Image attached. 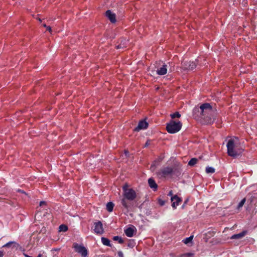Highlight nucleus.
Returning a JSON list of instances; mask_svg holds the SVG:
<instances>
[{"label": "nucleus", "mask_w": 257, "mask_h": 257, "mask_svg": "<svg viewBox=\"0 0 257 257\" xmlns=\"http://www.w3.org/2000/svg\"><path fill=\"white\" fill-rule=\"evenodd\" d=\"M193 112L199 113V117L203 120L205 123L208 124L214 122L217 115L216 110L207 103L201 105L199 107H195Z\"/></svg>", "instance_id": "1"}, {"label": "nucleus", "mask_w": 257, "mask_h": 257, "mask_svg": "<svg viewBox=\"0 0 257 257\" xmlns=\"http://www.w3.org/2000/svg\"><path fill=\"white\" fill-rule=\"evenodd\" d=\"M227 148L228 155L232 157L239 156L243 150L240 147L238 139L236 138L228 140Z\"/></svg>", "instance_id": "2"}, {"label": "nucleus", "mask_w": 257, "mask_h": 257, "mask_svg": "<svg viewBox=\"0 0 257 257\" xmlns=\"http://www.w3.org/2000/svg\"><path fill=\"white\" fill-rule=\"evenodd\" d=\"M182 127V123L179 121L171 120L167 124L166 130L170 134H175L179 132Z\"/></svg>", "instance_id": "3"}, {"label": "nucleus", "mask_w": 257, "mask_h": 257, "mask_svg": "<svg viewBox=\"0 0 257 257\" xmlns=\"http://www.w3.org/2000/svg\"><path fill=\"white\" fill-rule=\"evenodd\" d=\"M122 189L123 197L130 199V200H133L136 198V192L132 189L128 188L127 185L123 186Z\"/></svg>", "instance_id": "4"}, {"label": "nucleus", "mask_w": 257, "mask_h": 257, "mask_svg": "<svg viewBox=\"0 0 257 257\" xmlns=\"http://www.w3.org/2000/svg\"><path fill=\"white\" fill-rule=\"evenodd\" d=\"M73 248L76 252L81 254L83 257H86L88 254V251L87 249L82 245L74 243L73 244Z\"/></svg>", "instance_id": "5"}, {"label": "nucleus", "mask_w": 257, "mask_h": 257, "mask_svg": "<svg viewBox=\"0 0 257 257\" xmlns=\"http://www.w3.org/2000/svg\"><path fill=\"white\" fill-rule=\"evenodd\" d=\"M173 172V169L171 167H167L162 168L158 172L157 176L159 178H165L170 175Z\"/></svg>", "instance_id": "6"}, {"label": "nucleus", "mask_w": 257, "mask_h": 257, "mask_svg": "<svg viewBox=\"0 0 257 257\" xmlns=\"http://www.w3.org/2000/svg\"><path fill=\"white\" fill-rule=\"evenodd\" d=\"M94 232L97 234H102L104 232L103 225L101 221H98L94 223Z\"/></svg>", "instance_id": "7"}, {"label": "nucleus", "mask_w": 257, "mask_h": 257, "mask_svg": "<svg viewBox=\"0 0 257 257\" xmlns=\"http://www.w3.org/2000/svg\"><path fill=\"white\" fill-rule=\"evenodd\" d=\"M168 66L167 65L162 63V65H161L160 67L158 68L156 72L159 75H164L167 72Z\"/></svg>", "instance_id": "8"}, {"label": "nucleus", "mask_w": 257, "mask_h": 257, "mask_svg": "<svg viewBox=\"0 0 257 257\" xmlns=\"http://www.w3.org/2000/svg\"><path fill=\"white\" fill-rule=\"evenodd\" d=\"M132 201L123 196L121 199V204L125 209L128 210L132 205Z\"/></svg>", "instance_id": "9"}, {"label": "nucleus", "mask_w": 257, "mask_h": 257, "mask_svg": "<svg viewBox=\"0 0 257 257\" xmlns=\"http://www.w3.org/2000/svg\"><path fill=\"white\" fill-rule=\"evenodd\" d=\"M183 66L185 69L192 70L196 67V64L194 62H184Z\"/></svg>", "instance_id": "10"}, {"label": "nucleus", "mask_w": 257, "mask_h": 257, "mask_svg": "<svg viewBox=\"0 0 257 257\" xmlns=\"http://www.w3.org/2000/svg\"><path fill=\"white\" fill-rule=\"evenodd\" d=\"M171 200L172 202V206L174 208H176V207L179 205V202L181 201V198L178 197L177 195H174L171 197Z\"/></svg>", "instance_id": "11"}, {"label": "nucleus", "mask_w": 257, "mask_h": 257, "mask_svg": "<svg viewBox=\"0 0 257 257\" xmlns=\"http://www.w3.org/2000/svg\"><path fill=\"white\" fill-rule=\"evenodd\" d=\"M106 16L111 23H114L116 22L115 14L112 13L111 11L108 10L106 12Z\"/></svg>", "instance_id": "12"}, {"label": "nucleus", "mask_w": 257, "mask_h": 257, "mask_svg": "<svg viewBox=\"0 0 257 257\" xmlns=\"http://www.w3.org/2000/svg\"><path fill=\"white\" fill-rule=\"evenodd\" d=\"M148 123L145 120H141L139 123L137 127L135 129L136 131H139L141 130L146 129L148 127Z\"/></svg>", "instance_id": "13"}, {"label": "nucleus", "mask_w": 257, "mask_h": 257, "mask_svg": "<svg viewBox=\"0 0 257 257\" xmlns=\"http://www.w3.org/2000/svg\"><path fill=\"white\" fill-rule=\"evenodd\" d=\"M135 230V227L134 226H131L125 229L124 232L127 237H131L133 236Z\"/></svg>", "instance_id": "14"}, {"label": "nucleus", "mask_w": 257, "mask_h": 257, "mask_svg": "<svg viewBox=\"0 0 257 257\" xmlns=\"http://www.w3.org/2000/svg\"><path fill=\"white\" fill-rule=\"evenodd\" d=\"M148 183H149V186L152 188V189H153L154 190H156L157 188V187H158V185L156 183L155 181H154V180L152 178H150L149 180H148Z\"/></svg>", "instance_id": "15"}, {"label": "nucleus", "mask_w": 257, "mask_h": 257, "mask_svg": "<svg viewBox=\"0 0 257 257\" xmlns=\"http://www.w3.org/2000/svg\"><path fill=\"white\" fill-rule=\"evenodd\" d=\"M246 234V231H243L239 233L233 235L231 237V239H239L243 237Z\"/></svg>", "instance_id": "16"}, {"label": "nucleus", "mask_w": 257, "mask_h": 257, "mask_svg": "<svg viewBox=\"0 0 257 257\" xmlns=\"http://www.w3.org/2000/svg\"><path fill=\"white\" fill-rule=\"evenodd\" d=\"M13 245V247H18L19 246V244L17 243L15 241H10L8 243H7L6 244H5V245H4L3 246V247H11V246Z\"/></svg>", "instance_id": "17"}, {"label": "nucleus", "mask_w": 257, "mask_h": 257, "mask_svg": "<svg viewBox=\"0 0 257 257\" xmlns=\"http://www.w3.org/2000/svg\"><path fill=\"white\" fill-rule=\"evenodd\" d=\"M101 240L103 245L107 246H111L110 240L108 238L102 237Z\"/></svg>", "instance_id": "18"}, {"label": "nucleus", "mask_w": 257, "mask_h": 257, "mask_svg": "<svg viewBox=\"0 0 257 257\" xmlns=\"http://www.w3.org/2000/svg\"><path fill=\"white\" fill-rule=\"evenodd\" d=\"M127 42V41L125 39L122 40L121 41L120 44H119L118 45H117L116 46L117 49L125 48L126 46Z\"/></svg>", "instance_id": "19"}, {"label": "nucleus", "mask_w": 257, "mask_h": 257, "mask_svg": "<svg viewBox=\"0 0 257 257\" xmlns=\"http://www.w3.org/2000/svg\"><path fill=\"white\" fill-rule=\"evenodd\" d=\"M114 207V204L111 202H109L107 203L106 204V209L108 212H112L113 210Z\"/></svg>", "instance_id": "20"}, {"label": "nucleus", "mask_w": 257, "mask_h": 257, "mask_svg": "<svg viewBox=\"0 0 257 257\" xmlns=\"http://www.w3.org/2000/svg\"><path fill=\"white\" fill-rule=\"evenodd\" d=\"M197 161L196 158H192L189 161L188 165L193 166L197 163Z\"/></svg>", "instance_id": "21"}, {"label": "nucleus", "mask_w": 257, "mask_h": 257, "mask_svg": "<svg viewBox=\"0 0 257 257\" xmlns=\"http://www.w3.org/2000/svg\"><path fill=\"white\" fill-rule=\"evenodd\" d=\"M206 173H213L215 172V169L212 167H207L205 169Z\"/></svg>", "instance_id": "22"}, {"label": "nucleus", "mask_w": 257, "mask_h": 257, "mask_svg": "<svg viewBox=\"0 0 257 257\" xmlns=\"http://www.w3.org/2000/svg\"><path fill=\"white\" fill-rule=\"evenodd\" d=\"M68 230V227L64 225V224H61L59 226V231H63L65 232Z\"/></svg>", "instance_id": "23"}, {"label": "nucleus", "mask_w": 257, "mask_h": 257, "mask_svg": "<svg viewBox=\"0 0 257 257\" xmlns=\"http://www.w3.org/2000/svg\"><path fill=\"white\" fill-rule=\"evenodd\" d=\"M114 241H118L119 243H123V240L118 236H115L113 237Z\"/></svg>", "instance_id": "24"}, {"label": "nucleus", "mask_w": 257, "mask_h": 257, "mask_svg": "<svg viewBox=\"0 0 257 257\" xmlns=\"http://www.w3.org/2000/svg\"><path fill=\"white\" fill-rule=\"evenodd\" d=\"M193 236H190L189 237L186 238L184 240L183 242L185 244H187L189 242H191L193 239Z\"/></svg>", "instance_id": "25"}, {"label": "nucleus", "mask_w": 257, "mask_h": 257, "mask_svg": "<svg viewBox=\"0 0 257 257\" xmlns=\"http://www.w3.org/2000/svg\"><path fill=\"white\" fill-rule=\"evenodd\" d=\"M194 254L191 252L186 253L182 254L180 257H193Z\"/></svg>", "instance_id": "26"}, {"label": "nucleus", "mask_w": 257, "mask_h": 257, "mask_svg": "<svg viewBox=\"0 0 257 257\" xmlns=\"http://www.w3.org/2000/svg\"><path fill=\"white\" fill-rule=\"evenodd\" d=\"M180 114L178 112H176L171 114V116L172 118H175L176 117L179 118L180 117Z\"/></svg>", "instance_id": "27"}, {"label": "nucleus", "mask_w": 257, "mask_h": 257, "mask_svg": "<svg viewBox=\"0 0 257 257\" xmlns=\"http://www.w3.org/2000/svg\"><path fill=\"white\" fill-rule=\"evenodd\" d=\"M245 202V199L244 198L239 203V204L238 205V208H239L241 207L244 205Z\"/></svg>", "instance_id": "28"}, {"label": "nucleus", "mask_w": 257, "mask_h": 257, "mask_svg": "<svg viewBox=\"0 0 257 257\" xmlns=\"http://www.w3.org/2000/svg\"><path fill=\"white\" fill-rule=\"evenodd\" d=\"M117 253L119 257H124L123 252L121 251H118Z\"/></svg>", "instance_id": "29"}, {"label": "nucleus", "mask_w": 257, "mask_h": 257, "mask_svg": "<svg viewBox=\"0 0 257 257\" xmlns=\"http://www.w3.org/2000/svg\"><path fill=\"white\" fill-rule=\"evenodd\" d=\"M151 171H154L155 169V164H152L150 167Z\"/></svg>", "instance_id": "30"}, {"label": "nucleus", "mask_w": 257, "mask_h": 257, "mask_svg": "<svg viewBox=\"0 0 257 257\" xmlns=\"http://www.w3.org/2000/svg\"><path fill=\"white\" fill-rule=\"evenodd\" d=\"M46 29H47V30L48 31H49L50 32H52L51 28L50 26H48V27H47Z\"/></svg>", "instance_id": "31"}, {"label": "nucleus", "mask_w": 257, "mask_h": 257, "mask_svg": "<svg viewBox=\"0 0 257 257\" xmlns=\"http://www.w3.org/2000/svg\"><path fill=\"white\" fill-rule=\"evenodd\" d=\"M159 203L161 206H163L165 204V202L164 201H160Z\"/></svg>", "instance_id": "32"}, {"label": "nucleus", "mask_w": 257, "mask_h": 257, "mask_svg": "<svg viewBox=\"0 0 257 257\" xmlns=\"http://www.w3.org/2000/svg\"><path fill=\"white\" fill-rule=\"evenodd\" d=\"M46 202L45 201H41L40 202V206H43V205L45 204Z\"/></svg>", "instance_id": "33"}, {"label": "nucleus", "mask_w": 257, "mask_h": 257, "mask_svg": "<svg viewBox=\"0 0 257 257\" xmlns=\"http://www.w3.org/2000/svg\"><path fill=\"white\" fill-rule=\"evenodd\" d=\"M168 195L169 196H171L172 197V195H173V192H172V191H170L169 193H168Z\"/></svg>", "instance_id": "34"}, {"label": "nucleus", "mask_w": 257, "mask_h": 257, "mask_svg": "<svg viewBox=\"0 0 257 257\" xmlns=\"http://www.w3.org/2000/svg\"><path fill=\"white\" fill-rule=\"evenodd\" d=\"M4 255L3 252L0 251V257H3Z\"/></svg>", "instance_id": "35"}, {"label": "nucleus", "mask_w": 257, "mask_h": 257, "mask_svg": "<svg viewBox=\"0 0 257 257\" xmlns=\"http://www.w3.org/2000/svg\"><path fill=\"white\" fill-rule=\"evenodd\" d=\"M149 145V142H147L146 143V144H145V147L148 146Z\"/></svg>", "instance_id": "36"}, {"label": "nucleus", "mask_w": 257, "mask_h": 257, "mask_svg": "<svg viewBox=\"0 0 257 257\" xmlns=\"http://www.w3.org/2000/svg\"><path fill=\"white\" fill-rule=\"evenodd\" d=\"M43 26L45 28H47V27H48L46 24H43Z\"/></svg>", "instance_id": "37"}, {"label": "nucleus", "mask_w": 257, "mask_h": 257, "mask_svg": "<svg viewBox=\"0 0 257 257\" xmlns=\"http://www.w3.org/2000/svg\"><path fill=\"white\" fill-rule=\"evenodd\" d=\"M38 20H39V21H40V22L41 21V20L40 18L38 19Z\"/></svg>", "instance_id": "38"}]
</instances>
